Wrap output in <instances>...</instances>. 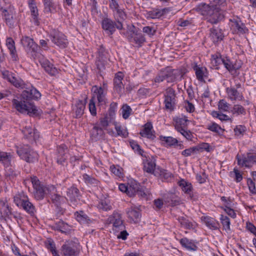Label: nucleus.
<instances>
[{"label":"nucleus","mask_w":256,"mask_h":256,"mask_svg":"<svg viewBox=\"0 0 256 256\" xmlns=\"http://www.w3.org/2000/svg\"><path fill=\"white\" fill-rule=\"evenodd\" d=\"M220 220L221 223L222 224L223 228L226 232H228L230 230V220L226 216L221 215Z\"/></svg>","instance_id":"51"},{"label":"nucleus","mask_w":256,"mask_h":256,"mask_svg":"<svg viewBox=\"0 0 256 256\" xmlns=\"http://www.w3.org/2000/svg\"><path fill=\"white\" fill-rule=\"evenodd\" d=\"M24 136L30 140H36L39 137L38 132L34 130L32 124L26 125L22 130Z\"/></svg>","instance_id":"16"},{"label":"nucleus","mask_w":256,"mask_h":256,"mask_svg":"<svg viewBox=\"0 0 256 256\" xmlns=\"http://www.w3.org/2000/svg\"><path fill=\"white\" fill-rule=\"evenodd\" d=\"M105 84H104L103 88L94 86H92V90L94 92V96H96L99 103L102 104L106 102V90H104Z\"/></svg>","instance_id":"20"},{"label":"nucleus","mask_w":256,"mask_h":256,"mask_svg":"<svg viewBox=\"0 0 256 256\" xmlns=\"http://www.w3.org/2000/svg\"><path fill=\"white\" fill-rule=\"evenodd\" d=\"M196 148H197L196 149V151L199 152H202L204 150L207 152H209L210 150V146L208 143H202L198 146H196Z\"/></svg>","instance_id":"63"},{"label":"nucleus","mask_w":256,"mask_h":256,"mask_svg":"<svg viewBox=\"0 0 256 256\" xmlns=\"http://www.w3.org/2000/svg\"><path fill=\"white\" fill-rule=\"evenodd\" d=\"M28 4L33 22L36 25L38 26L39 24L38 18V14L36 4L33 0H32L31 2H29Z\"/></svg>","instance_id":"31"},{"label":"nucleus","mask_w":256,"mask_h":256,"mask_svg":"<svg viewBox=\"0 0 256 256\" xmlns=\"http://www.w3.org/2000/svg\"><path fill=\"white\" fill-rule=\"evenodd\" d=\"M210 37L214 43L218 42L222 40L224 36L221 30L212 28L210 30Z\"/></svg>","instance_id":"33"},{"label":"nucleus","mask_w":256,"mask_h":256,"mask_svg":"<svg viewBox=\"0 0 256 256\" xmlns=\"http://www.w3.org/2000/svg\"><path fill=\"white\" fill-rule=\"evenodd\" d=\"M54 230H59L63 233H66L70 230V226L64 221L60 220L53 226Z\"/></svg>","instance_id":"38"},{"label":"nucleus","mask_w":256,"mask_h":256,"mask_svg":"<svg viewBox=\"0 0 256 256\" xmlns=\"http://www.w3.org/2000/svg\"><path fill=\"white\" fill-rule=\"evenodd\" d=\"M140 135L148 139L154 140L155 138V132L151 122H148L144 126V128L140 132Z\"/></svg>","instance_id":"18"},{"label":"nucleus","mask_w":256,"mask_h":256,"mask_svg":"<svg viewBox=\"0 0 256 256\" xmlns=\"http://www.w3.org/2000/svg\"><path fill=\"white\" fill-rule=\"evenodd\" d=\"M42 67L44 68L46 72L51 76H56L58 74V69L54 66L48 60H44L40 62Z\"/></svg>","instance_id":"28"},{"label":"nucleus","mask_w":256,"mask_h":256,"mask_svg":"<svg viewBox=\"0 0 256 256\" xmlns=\"http://www.w3.org/2000/svg\"><path fill=\"white\" fill-rule=\"evenodd\" d=\"M50 189L54 191L51 194L50 198L54 204L57 207L60 208L61 205L66 202V198L60 196V194L56 193V189L54 186H51Z\"/></svg>","instance_id":"22"},{"label":"nucleus","mask_w":256,"mask_h":256,"mask_svg":"<svg viewBox=\"0 0 256 256\" xmlns=\"http://www.w3.org/2000/svg\"><path fill=\"white\" fill-rule=\"evenodd\" d=\"M18 174L14 169L11 167H7L6 170V176L10 179H14Z\"/></svg>","instance_id":"60"},{"label":"nucleus","mask_w":256,"mask_h":256,"mask_svg":"<svg viewBox=\"0 0 256 256\" xmlns=\"http://www.w3.org/2000/svg\"><path fill=\"white\" fill-rule=\"evenodd\" d=\"M130 42L134 41L138 46H141L146 42V38L142 33H134L131 38H129Z\"/></svg>","instance_id":"40"},{"label":"nucleus","mask_w":256,"mask_h":256,"mask_svg":"<svg viewBox=\"0 0 256 256\" xmlns=\"http://www.w3.org/2000/svg\"><path fill=\"white\" fill-rule=\"evenodd\" d=\"M114 16L117 22L123 21L126 18V14L124 11L123 9H122L118 13L114 14Z\"/></svg>","instance_id":"64"},{"label":"nucleus","mask_w":256,"mask_h":256,"mask_svg":"<svg viewBox=\"0 0 256 256\" xmlns=\"http://www.w3.org/2000/svg\"><path fill=\"white\" fill-rule=\"evenodd\" d=\"M6 45L10 50V54L12 55L13 60H16L17 56L16 54V50L14 45V42L11 38H8L6 40Z\"/></svg>","instance_id":"35"},{"label":"nucleus","mask_w":256,"mask_h":256,"mask_svg":"<svg viewBox=\"0 0 256 256\" xmlns=\"http://www.w3.org/2000/svg\"><path fill=\"white\" fill-rule=\"evenodd\" d=\"M11 160V155L4 152H0V162L8 164Z\"/></svg>","instance_id":"57"},{"label":"nucleus","mask_w":256,"mask_h":256,"mask_svg":"<svg viewBox=\"0 0 256 256\" xmlns=\"http://www.w3.org/2000/svg\"><path fill=\"white\" fill-rule=\"evenodd\" d=\"M223 64L226 70L232 74H234L236 70L241 68V64L240 63L238 64L236 61L231 60L226 58H224Z\"/></svg>","instance_id":"19"},{"label":"nucleus","mask_w":256,"mask_h":256,"mask_svg":"<svg viewBox=\"0 0 256 256\" xmlns=\"http://www.w3.org/2000/svg\"><path fill=\"white\" fill-rule=\"evenodd\" d=\"M12 102L14 108L21 113L30 114L36 113V107L30 102L23 99L22 96L20 99H14Z\"/></svg>","instance_id":"4"},{"label":"nucleus","mask_w":256,"mask_h":256,"mask_svg":"<svg viewBox=\"0 0 256 256\" xmlns=\"http://www.w3.org/2000/svg\"><path fill=\"white\" fill-rule=\"evenodd\" d=\"M224 4V0H214L209 4H202L200 6V10L208 22L214 24L224 18V14L222 7Z\"/></svg>","instance_id":"1"},{"label":"nucleus","mask_w":256,"mask_h":256,"mask_svg":"<svg viewBox=\"0 0 256 256\" xmlns=\"http://www.w3.org/2000/svg\"><path fill=\"white\" fill-rule=\"evenodd\" d=\"M108 57V52L102 46H100L98 50V56L96 62V67L99 70H102L104 69Z\"/></svg>","instance_id":"12"},{"label":"nucleus","mask_w":256,"mask_h":256,"mask_svg":"<svg viewBox=\"0 0 256 256\" xmlns=\"http://www.w3.org/2000/svg\"><path fill=\"white\" fill-rule=\"evenodd\" d=\"M182 227L186 229H190L192 227V224L185 216H180L178 218Z\"/></svg>","instance_id":"50"},{"label":"nucleus","mask_w":256,"mask_h":256,"mask_svg":"<svg viewBox=\"0 0 256 256\" xmlns=\"http://www.w3.org/2000/svg\"><path fill=\"white\" fill-rule=\"evenodd\" d=\"M226 90L228 98L231 100H242L244 98L242 94L234 87L227 88Z\"/></svg>","instance_id":"27"},{"label":"nucleus","mask_w":256,"mask_h":256,"mask_svg":"<svg viewBox=\"0 0 256 256\" xmlns=\"http://www.w3.org/2000/svg\"><path fill=\"white\" fill-rule=\"evenodd\" d=\"M169 11V8H164L162 10L155 9L150 11L148 14V17L150 18H158L162 16L164 14Z\"/></svg>","instance_id":"34"},{"label":"nucleus","mask_w":256,"mask_h":256,"mask_svg":"<svg viewBox=\"0 0 256 256\" xmlns=\"http://www.w3.org/2000/svg\"><path fill=\"white\" fill-rule=\"evenodd\" d=\"M16 152L20 158L26 162L33 164L38 160V152L28 145L18 148Z\"/></svg>","instance_id":"2"},{"label":"nucleus","mask_w":256,"mask_h":256,"mask_svg":"<svg viewBox=\"0 0 256 256\" xmlns=\"http://www.w3.org/2000/svg\"><path fill=\"white\" fill-rule=\"evenodd\" d=\"M75 117L80 118L84 114L85 105L82 100H78L76 105Z\"/></svg>","instance_id":"45"},{"label":"nucleus","mask_w":256,"mask_h":256,"mask_svg":"<svg viewBox=\"0 0 256 256\" xmlns=\"http://www.w3.org/2000/svg\"><path fill=\"white\" fill-rule=\"evenodd\" d=\"M164 76L168 82H173L178 79H182V76L180 70L166 68L163 70Z\"/></svg>","instance_id":"13"},{"label":"nucleus","mask_w":256,"mask_h":256,"mask_svg":"<svg viewBox=\"0 0 256 256\" xmlns=\"http://www.w3.org/2000/svg\"><path fill=\"white\" fill-rule=\"evenodd\" d=\"M138 188H141V186L136 182H132L130 184H128V196H132L136 194Z\"/></svg>","instance_id":"47"},{"label":"nucleus","mask_w":256,"mask_h":256,"mask_svg":"<svg viewBox=\"0 0 256 256\" xmlns=\"http://www.w3.org/2000/svg\"><path fill=\"white\" fill-rule=\"evenodd\" d=\"M186 128H182L177 130L178 132L180 133L186 139L191 140L193 138L192 134L189 130H186Z\"/></svg>","instance_id":"58"},{"label":"nucleus","mask_w":256,"mask_h":256,"mask_svg":"<svg viewBox=\"0 0 256 256\" xmlns=\"http://www.w3.org/2000/svg\"><path fill=\"white\" fill-rule=\"evenodd\" d=\"M32 182L34 188V198L37 200L44 198L48 188L41 184L40 180L36 178H32Z\"/></svg>","instance_id":"11"},{"label":"nucleus","mask_w":256,"mask_h":256,"mask_svg":"<svg viewBox=\"0 0 256 256\" xmlns=\"http://www.w3.org/2000/svg\"><path fill=\"white\" fill-rule=\"evenodd\" d=\"M124 77L122 72H119L116 74L114 79V88L116 92L120 95L122 94V90L124 88V85L122 83V80Z\"/></svg>","instance_id":"23"},{"label":"nucleus","mask_w":256,"mask_h":256,"mask_svg":"<svg viewBox=\"0 0 256 256\" xmlns=\"http://www.w3.org/2000/svg\"><path fill=\"white\" fill-rule=\"evenodd\" d=\"M179 186L181 188L182 190L186 194L192 197V186L190 183L184 180H181L178 182Z\"/></svg>","instance_id":"32"},{"label":"nucleus","mask_w":256,"mask_h":256,"mask_svg":"<svg viewBox=\"0 0 256 256\" xmlns=\"http://www.w3.org/2000/svg\"><path fill=\"white\" fill-rule=\"evenodd\" d=\"M182 246L189 250H196V246L191 241L186 238H182L180 240Z\"/></svg>","instance_id":"48"},{"label":"nucleus","mask_w":256,"mask_h":256,"mask_svg":"<svg viewBox=\"0 0 256 256\" xmlns=\"http://www.w3.org/2000/svg\"><path fill=\"white\" fill-rule=\"evenodd\" d=\"M67 198L70 201V205L72 208L76 207L80 204V194L79 190L76 187L71 186L66 191Z\"/></svg>","instance_id":"9"},{"label":"nucleus","mask_w":256,"mask_h":256,"mask_svg":"<svg viewBox=\"0 0 256 256\" xmlns=\"http://www.w3.org/2000/svg\"><path fill=\"white\" fill-rule=\"evenodd\" d=\"M156 168L155 160L152 159L146 160L144 162V171L153 174Z\"/></svg>","instance_id":"36"},{"label":"nucleus","mask_w":256,"mask_h":256,"mask_svg":"<svg viewBox=\"0 0 256 256\" xmlns=\"http://www.w3.org/2000/svg\"><path fill=\"white\" fill-rule=\"evenodd\" d=\"M110 223L112 224V230L114 233L119 232L120 230L125 229V226L122 220L121 214L114 212L108 218Z\"/></svg>","instance_id":"8"},{"label":"nucleus","mask_w":256,"mask_h":256,"mask_svg":"<svg viewBox=\"0 0 256 256\" xmlns=\"http://www.w3.org/2000/svg\"><path fill=\"white\" fill-rule=\"evenodd\" d=\"M160 140L163 144L166 146H175L178 143V140L172 136H160Z\"/></svg>","instance_id":"42"},{"label":"nucleus","mask_w":256,"mask_h":256,"mask_svg":"<svg viewBox=\"0 0 256 256\" xmlns=\"http://www.w3.org/2000/svg\"><path fill=\"white\" fill-rule=\"evenodd\" d=\"M127 214L128 217L134 222H138L141 216L140 212L138 209L132 208L128 209L127 211Z\"/></svg>","instance_id":"41"},{"label":"nucleus","mask_w":256,"mask_h":256,"mask_svg":"<svg viewBox=\"0 0 256 256\" xmlns=\"http://www.w3.org/2000/svg\"><path fill=\"white\" fill-rule=\"evenodd\" d=\"M21 44L26 50L36 52L38 49V45L28 36L23 37L21 39Z\"/></svg>","instance_id":"24"},{"label":"nucleus","mask_w":256,"mask_h":256,"mask_svg":"<svg viewBox=\"0 0 256 256\" xmlns=\"http://www.w3.org/2000/svg\"><path fill=\"white\" fill-rule=\"evenodd\" d=\"M230 112L233 115H245L246 114V109L240 104H236L234 105Z\"/></svg>","instance_id":"44"},{"label":"nucleus","mask_w":256,"mask_h":256,"mask_svg":"<svg viewBox=\"0 0 256 256\" xmlns=\"http://www.w3.org/2000/svg\"><path fill=\"white\" fill-rule=\"evenodd\" d=\"M14 202L19 208H22L28 213L32 214L35 212V207L29 201L28 198L23 192L16 194L14 198Z\"/></svg>","instance_id":"3"},{"label":"nucleus","mask_w":256,"mask_h":256,"mask_svg":"<svg viewBox=\"0 0 256 256\" xmlns=\"http://www.w3.org/2000/svg\"><path fill=\"white\" fill-rule=\"evenodd\" d=\"M76 220L82 224L88 223L90 220L87 215L83 212H76L75 214Z\"/></svg>","instance_id":"49"},{"label":"nucleus","mask_w":256,"mask_h":256,"mask_svg":"<svg viewBox=\"0 0 256 256\" xmlns=\"http://www.w3.org/2000/svg\"><path fill=\"white\" fill-rule=\"evenodd\" d=\"M21 96L23 99L30 102V100H38L40 98L41 94L36 88L31 86L26 88L22 92Z\"/></svg>","instance_id":"14"},{"label":"nucleus","mask_w":256,"mask_h":256,"mask_svg":"<svg viewBox=\"0 0 256 256\" xmlns=\"http://www.w3.org/2000/svg\"><path fill=\"white\" fill-rule=\"evenodd\" d=\"M49 37L51 40L60 48H64L68 44V42L66 36L57 30H50Z\"/></svg>","instance_id":"6"},{"label":"nucleus","mask_w":256,"mask_h":256,"mask_svg":"<svg viewBox=\"0 0 256 256\" xmlns=\"http://www.w3.org/2000/svg\"><path fill=\"white\" fill-rule=\"evenodd\" d=\"M175 128L177 130H178L186 128L188 125L187 122L188 120L187 119V117L186 116H182L178 117L174 119Z\"/></svg>","instance_id":"37"},{"label":"nucleus","mask_w":256,"mask_h":256,"mask_svg":"<svg viewBox=\"0 0 256 256\" xmlns=\"http://www.w3.org/2000/svg\"><path fill=\"white\" fill-rule=\"evenodd\" d=\"M164 103L166 110H173L176 106V96L174 89L168 88L164 94Z\"/></svg>","instance_id":"10"},{"label":"nucleus","mask_w":256,"mask_h":256,"mask_svg":"<svg viewBox=\"0 0 256 256\" xmlns=\"http://www.w3.org/2000/svg\"><path fill=\"white\" fill-rule=\"evenodd\" d=\"M68 148L64 144H62L58 147V158L57 162L61 164L66 161L68 158Z\"/></svg>","instance_id":"29"},{"label":"nucleus","mask_w":256,"mask_h":256,"mask_svg":"<svg viewBox=\"0 0 256 256\" xmlns=\"http://www.w3.org/2000/svg\"><path fill=\"white\" fill-rule=\"evenodd\" d=\"M196 78L200 82H204V78H208V72L206 68L196 64L193 67Z\"/></svg>","instance_id":"25"},{"label":"nucleus","mask_w":256,"mask_h":256,"mask_svg":"<svg viewBox=\"0 0 256 256\" xmlns=\"http://www.w3.org/2000/svg\"><path fill=\"white\" fill-rule=\"evenodd\" d=\"M218 106L219 110L222 112H228L230 108V104L224 100H220Z\"/></svg>","instance_id":"56"},{"label":"nucleus","mask_w":256,"mask_h":256,"mask_svg":"<svg viewBox=\"0 0 256 256\" xmlns=\"http://www.w3.org/2000/svg\"><path fill=\"white\" fill-rule=\"evenodd\" d=\"M230 176L233 177L237 182H240L242 180V174L236 168H234L233 172H230Z\"/></svg>","instance_id":"55"},{"label":"nucleus","mask_w":256,"mask_h":256,"mask_svg":"<svg viewBox=\"0 0 256 256\" xmlns=\"http://www.w3.org/2000/svg\"><path fill=\"white\" fill-rule=\"evenodd\" d=\"M212 116L218 118L221 121H231V118L228 116L217 111L212 112Z\"/></svg>","instance_id":"52"},{"label":"nucleus","mask_w":256,"mask_h":256,"mask_svg":"<svg viewBox=\"0 0 256 256\" xmlns=\"http://www.w3.org/2000/svg\"><path fill=\"white\" fill-rule=\"evenodd\" d=\"M3 75L5 78L16 87L22 88L23 81L16 76V74L9 72H6L3 74Z\"/></svg>","instance_id":"21"},{"label":"nucleus","mask_w":256,"mask_h":256,"mask_svg":"<svg viewBox=\"0 0 256 256\" xmlns=\"http://www.w3.org/2000/svg\"><path fill=\"white\" fill-rule=\"evenodd\" d=\"M102 28L110 35L114 34L116 28L118 30H122L123 28L121 22H116L108 18H104L102 20Z\"/></svg>","instance_id":"7"},{"label":"nucleus","mask_w":256,"mask_h":256,"mask_svg":"<svg viewBox=\"0 0 256 256\" xmlns=\"http://www.w3.org/2000/svg\"><path fill=\"white\" fill-rule=\"evenodd\" d=\"M83 178L85 180V182L88 184H91L94 186H97L99 184V182L98 180L86 174L83 175Z\"/></svg>","instance_id":"54"},{"label":"nucleus","mask_w":256,"mask_h":256,"mask_svg":"<svg viewBox=\"0 0 256 256\" xmlns=\"http://www.w3.org/2000/svg\"><path fill=\"white\" fill-rule=\"evenodd\" d=\"M115 129L117 132L118 136H122L124 138H126L128 136V132L127 130L122 128L120 125L116 124Z\"/></svg>","instance_id":"59"},{"label":"nucleus","mask_w":256,"mask_h":256,"mask_svg":"<svg viewBox=\"0 0 256 256\" xmlns=\"http://www.w3.org/2000/svg\"><path fill=\"white\" fill-rule=\"evenodd\" d=\"M11 214V208L6 200H0V216L6 219Z\"/></svg>","instance_id":"26"},{"label":"nucleus","mask_w":256,"mask_h":256,"mask_svg":"<svg viewBox=\"0 0 256 256\" xmlns=\"http://www.w3.org/2000/svg\"><path fill=\"white\" fill-rule=\"evenodd\" d=\"M110 170L111 172L116 176L121 178L122 177V169L118 166H115L114 165L110 166Z\"/></svg>","instance_id":"62"},{"label":"nucleus","mask_w":256,"mask_h":256,"mask_svg":"<svg viewBox=\"0 0 256 256\" xmlns=\"http://www.w3.org/2000/svg\"><path fill=\"white\" fill-rule=\"evenodd\" d=\"M132 110V108L129 106L127 104L124 105L122 107V115L123 118L124 119L128 118L129 117Z\"/></svg>","instance_id":"61"},{"label":"nucleus","mask_w":256,"mask_h":256,"mask_svg":"<svg viewBox=\"0 0 256 256\" xmlns=\"http://www.w3.org/2000/svg\"><path fill=\"white\" fill-rule=\"evenodd\" d=\"M44 4L45 12L53 13L56 12L58 5L52 0H42Z\"/></svg>","instance_id":"30"},{"label":"nucleus","mask_w":256,"mask_h":256,"mask_svg":"<svg viewBox=\"0 0 256 256\" xmlns=\"http://www.w3.org/2000/svg\"><path fill=\"white\" fill-rule=\"evenodd\" d=\"M208 129L210 130L220 134L223 132L224 130L216 123H212L208 126Z\"/></svg>","instance_id":"53"},{"label":"nucleus","mask_w":256,"mask_h":256,"mask_svg":"<svg viewBox=\"0 0 256 256\" xmlns=\"http://www.w3.org/2000/svg\"><path fill=\"white\" fill-rule=\"evenodd\" d=\"M0 11L6 24L10 27L14 26L16 22V14L14 6L9 4L5 6H1Z\"/></svg>","instance_id":"5"},{"label":"nucleus","mask_w":256,"mask_h":256,"mask_svg":"<svg viewBox=\"0 0 256 256\" xmlns=\"http://www.w3.org/2000/svg\"><path fill=\"white\" fill-rule=\"evenodd\" d=\"M166 201L172 206L180 205L181 204L180 198L175 194L172 193L168 194Z\"/></svg>","instance_id":"39"},{"label":"nucleus","mask_w":256,"mask_h":256,"mask_svg":"<svg viewBox=\"0 0 256 256\" xmlns=\"http://www.w3.org/2000/svg\"><path fill=\"white\" fill-rule=\"evenodd\" d=\"M204 222L210 229L216 230L218 228L219 224L218 221L210 217H204Z\"/></svg>","instance_id":"43"},{"label":"nucleus","mask_w":256,"mask_h":256,"mask_svg":"<svg viewBox=\"0 0 256 256\" xmlns=\"http://www.w3.org/2000/svg\"><path fill=\"white\" fill-rule=\"evenodd\" d=\"M232 22L231 29L234 32L244 34L248 32V29L240 19H234L233 20H232Z\"/></svg>","instance_id":"17"},{"label":"nucleus","mask_w":256,"mask_h":256,"mask_svg":"<svg viewBox=\"0 0 256 256\" xmlns=\"http://www.w3.org/2000/svg\"><path fill=\"white\" fill-rule=\"evenodd\" d=\"M63 256H78V251L72 241H66L62 246Z\"/></svg>","instance_id":"15"},{"label":"nucleus","mask_w":256,"mask_h":256,"mask_svg":"<svg viewBox=\"0 0 256 256\" xmlns=\"http://www.w3.org/2000/svg\"><path fill=\"white\" fill-rule=\"evenodd\" d=\"M104 129L99 126L95 124L91 130V136L92 138L97 139L104 134Z\"/></svg>","instance_id":"46"}]
</instances>
